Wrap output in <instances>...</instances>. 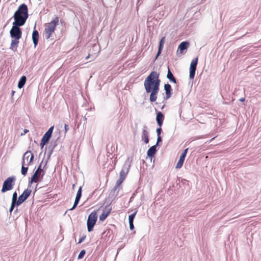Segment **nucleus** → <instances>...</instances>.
Instances as JSON below:
<instances>
[{"label": "nucleus", "mask_w": 261, "mask_h": 261, "mask_svg": "<svg viewBox=\"0 0 261 261\" xmlns=\"http://www.w3.org/2000/svg\"><path fill=\"white\" fill-rule=\"evenodd\" d=\"M159 73L152 71L144 81V88L147 93H150L149 100L154 102L157 99V95L160 90L161 81Z\"/></svg>", "instance_id": "nucleus-1"}, {"label": "nucleus", "mask_w": 261, "mask_h": 261, "mask_svg": "<svg viewBox=\"0 0 261 261\" xmlns=\"http://www.w3.org/2000/svg\"><path fill=\"white\" fill-rule=\"evenodd\" d=\"M29 17L28 8L24 3L21 4L14 13V22L24 24Z\"/></svg>", "instance_id": "nucleus-2"}, {"label": "nucleus", "mask_w": 261, "mask_h": 261, "mask_svg": "<svg viewBox=\"0 0 261 261\" xmlns=\"http://www.w3.org/2000/svg\"><path fill=\"white\" fill-rule=\"evenodd\" d=\"M59 17L55 16V18L49 23H47L44 29V34L46 39L50 38L53 32H54L56 26L58 24Z\"/></svg>", "instance_id": "nucleus-3"}, {"label": "nucleus", "mask_w": 261, "mask_h": 261, "mask_svg": "<svg viewBox=\"0 0 261 261\" xmlns=\"http://www.w3.org/2000/svg\"><path fill=\"white\" fill-rule=\"evenodd\" d=\"M23 25L14 22H13V26L10 31V35L12 39H20L21 38L22 31L20 27Z\"/></svg>", "instance_id": "nucleus-4"}, {"label": "nucleus", "mask_w": 261, "mask_h": 261, "mask_svg": "<svg viewBox=\"0 0 261 261\" xmlns=\"http://www.w3.org/2000/svg\"><path fill=\"white\" fill-rule=\"evenodd\" d=\"M15 180L16 178L14 176L8 177L3 183L1 192L5 193L13 189L15 185Z\"/></svg>", "instance_id": "nucleus-5"}, {"label": "nucleus", "mask_w": 261, "mask_h": 261, "mask_svg": "<svg viewBox=\"0 0 261 261\" xmlns=\"http://www.w3.org/2000/svg\"><path fill=\"white\" fill-rule=\"evenodd\" d=\"M97 219V215L96 212H92L88 216L87 220V229L89 232L93 230Z\"/></svg>", "instance_id": "nucleus-6"}, {"label": "nucleus", "mask_w": 261, "mask_h": 261, "mask_svg": "<svg viewBox=\"0 0 261 261\" xmlns=\"http://www.w3.org/2000/svg\"><path fill=\"white\" fill-rule=\"evenodd\" d=\"M198 57L194 59L190 66V74H189V78L191 80L194 79L195 75V72L196 70V67L198 64Z\"/></svg>", "instance_id": "nucleus-7"}, {"label": "nucleus", "mask_w": 261, "mask_h": 261, "mask_svg": "<svg viewBox=\"0 0 261 261\" xmlns=\"http://www.w3.org/2000/svg\"><path fill=\"white\" fill-rule=\"evenodd\" d=\"M31 192L32 190L31 189H27L24 190L23 193L18 197V203H20V204H21L25 201L30 196Z\"/></svg>", "instance_id": "nucleus-8"}, {"label": "nucleus", "mask_w": 261, "mask_h": 261, "mask_svg": "<svg viewBox=\"0 0 261 261\" xmlns=\"http://www.w3.org/2000/svg\"><path fill=\"white\" fill-rule=\"evenodd\" d=\"M59 137H58L55 141L52 140L50 142L49 145L48 146V147H47V153H48L47 160L50 159V156L53 152L54 149L57 146V145H58L57 141H58V140L59 139Z\"/></svg>", "instance_id": "nucleus-9"}, {"label": "nucleus", "mask_w": 261, "mask_h": 261, "mask_svg": "<svg viewBox=\"0 0 261 261\" xmlns=\"http://www.w3.org/2000/svg\"><path fill=\"white\" fill-rule=\"evenodd\" d=\"M148 127L146 125L143 126L141 139L146 144L149 142V133L147 131Z\"/></svg>", "instance_id": "nucleus-10"}, {"label": "nucleus", "mask_w": 261, "mask_h": 261, "mask_svg": "<svg viewBox=\"0 0 261 261\" xmlns=\"http://www.w3.org/2000/svg\"><path fill=\"white\" fill-rule=\"evenodd\" d=\"M164 90L165 91L166 95L164 96V100H167L170 98L172 96V89L171 86L169 84H166L164 86Z\"/></svg>", "instance_id": "nucleus-11"}, {"label": "nucleus", "mask_w": 261, "mask_h": 261, "mask_svg": "<svg viewBox=\"0 0 261 261\" xmlns=\"http://www.w3.org/2000/svg\"><path fill=\"white\" fill-rule=\"evenodd\" d=\"M132 161L133 159L132 157H128L123 165L121 171L128 173L131 167Z\"/></svg>", "instance_id": "nucleus-12"}, {"label": "nucleus", "mask_w": 261, "mask_h": 261, "mask_svg": "<svg viewBox=\"0 0 261 261\" xmlns=\"http://www.w3.org/2000/svg\"><path fill=\"white\" fill-rule=\"evenodd\" d=\"M155 111L156 114L155 118L156 123L160 127H161L164 120V115L162 112L158 111L156 109H155Z\"/></svg>", "instance_id": "nucleus-13"}, {"label": "nucleus", "mask_w": 261, "mask_h": 261, "mask_svg": "<svg viewBox=\"0 0 261 261\" xmlns=\"http://www.w3.org/2000/svg\"><path fill=\"white\" fill-rule=\"evenodd\" d=\"M36 25H35L34 30L32 33V40L34 47H36L39 41V33L37 30H35Z\"/></svg>", "instance_id": "nucleus-14"}, {"label": "nucleus", "mask_w": 261, "mask_h": 261, "mask_svg": "<svg viewBox=\"0 0 261 261\" xmlns=\"http://www.w3.org/2000/svg\"><path fill=\"white\" fill-rule=\"evenodd\" d=\"M189 42L188 41H183L181 42L178 47V50H179L180 54H184V51L187 50L189 46Z\"/></svg>", "instance_id": "nucleus-15"}, {"label": "nucleus", "mask_w": 261, "mask_h": 261, "mask_svg": "<svg viewBox=\"0 0 261 261\" xmlns=\"http://www.w3.org/2000/svg\"><path fill=\"white\" fill-rule=\"evenodd\" d=\"M43 163V161L40 163V164L38 167L37 170L35 171L34 173L32 176V177L35 179V180H41L40 179V174L41 173V165Z\"/></svg>", "instance_id": "nucleus-16"}, {"label": "nucleus", "mask_w": 261, "mask_h": 261, "mask_svg": "<svg viewBox=\"0 0 261 261\" xmlns=\"http://www.w3.org/2000/svg\"><path fill=\"white\" fill-rule=\"evenodd\" d=\"M156 147L157 144H155L154 145L150 147L147 152V156L150 158L151 159L154 156L155 153L156 152Z\"/></svg>", "instance_id": "nucleus-17"}, {"label": "nucleus", "mask_w": 261, "mask_h": 261, "mask_svg": "<svg viewBox=\"0 0 261 261\" xmlns=\"http://www.w3.org/2000/svg\"><path fill=\"white\" fill-rule=\"evenodd\" d=\"M19 39H12L11 40L10 49L14 51H16L17 50V47L18 45V43L19 42Z\"/></svg>", "instance_id": "nucleus-18"}, {"label": "nucleus", "mask_w": 261, "mask_h": 261, "mask_svg": "<svg viewBox=\"0 0 261 261\" xmlns=\"http://www.w3.org/2000/svg\"><path fill=\"white\" fill-rule=\"evenodd\" d=\"M167 78L169 80L170 82L173 83L174 84L177 83V81L176 78L173 75V73L171 71L169 67H168V72L167 74Z\"/></svg>", "instance_id": "nucleus-19"}, {"label": "nucleus", "mask_w": 261, "mask_h": 261, "mask_svg": "<svg viewBox=\"0 0 261 261\" xmlns=\"http://www.w3.org/2000/svg\"><path fill=\"white\" fill-rule=\"evenodd\" d=\"M26 81H27L26 76L24 75L22 76L18 81V85H17L18 88L19 89L22 88L24 86V85L26 82Z\"/></svg>", "instance_id": "nucleus-20"}, {"label": "nucleus", "mask_w": 261, "mask_h": 261, "mask_svg": "<svg viewBox=\"0 0 261 261\" xmlns=\"http://www.w3.org/2000/svg\"><path fill=\"white\" fill-rule=\"evenodd\" d=\"M21 163H22V167H21V173L22 175H23V176H25L27 174L29 166H27V167H25V166H26L27 164L24 163V160H22Z\"/></svg>", "instance_id": "nucleus-21"}, {"label": "nucleus", "mask_w": 261, "mask_h": 261, "mask_svg": "<svg viewBox=\"0 0 261 261\" xmlns=\"http://www.w3.org/2000/svg\"><path fill=\"white\" fill-rule=\"evenodd\" d=\"M185 158H186V156L180 155L179 160H178V162H177V163L176 165V169H179V168H181V167L183 165L184 162L185 161Z\"/></svg>", "instance_id": "nucleus-22"}, {"label": "nucleus", "mask_w": 261, "mask_h": 261, "mask_svg": "<svg viewBox=\"0 0 261 261\" xmlns=\"http://www.w3.org/2000/svg\"><path fill=\"white\" fill-rule=\"evenodd\" d=\"M111 208H108V210H107V211L106 212H103L99 217L100 221L105 220L107 218V217L109 216V215L111 213Z\"/></svg>", "instance_id": "nucleus-23"}, {"label": "nucleus", "mask_w": 261, "mask_h": 261, "mask_svg": "<svg viewBox=\"0 0 261 261\" xmlns=\"http://www.w3.org/2000/svg\"><path fill=\"white\" fill-rule=\"evenodd\" d=\"M124 180V178H122V177H119V179L116 181L115 187L113 189V191H115L119 188V187L121 185V184L123 182V181Z\"/></svg>", "instance_id": "nucleus-24"}, {"label": "nucleus", "mask_w": 261, "mask_h": 261, "mask_svg": "<svg viewBox=\"0 0 261 261\" xmlns=\"http://www.w3.org/2000/svg\"><path fill=\"white\" fill-rule=\"evenodd\" d=\"M51 137V135L45 133L43 135V137L42 138L41 140H43V141L46 142V143H48Z\"/></svg>", "instance_id": "nucleus-25"}, {"label": "nucleus", "mask_w": 261, "mask_h": 261, "mask_svg": "<svg viewBox=\"0 0 261 261\" xmlns=\"http://www.w3.org/2000/svg\"><path fill=\"white\" fill-rule=\"evenodd\" d=\"M29 153H31V151L30 150H28L24 153L22 157V160H24V163H25V160H27V163L29 162L28 160L30 156V155H29Z\"/></svg>", "instance_id": "nucleus-26"}, {"label": "nucleus", "mask_w": 261, "mask_h": 261, "mask_svg": "<svg viewBox=\"0 0 261 261\" xmlns=\"http://www.w3.org/2000/svg\"><path fill=\"white\" fill-rule=\"evenodd\" d=\"M20 204H21L20 203H18V200H12L11 207H12V208H14V207L16 206H19Z\"/></svg>", "instance_id": "nucleus-27"}, {"label": "nucleus", "mask_w": 261, "mask_h": 261, "mask_svg": "<svg viewBox=\"0 0 261 261\" xmlns=\"http://www.w3.org/2000/svg\"><path fill=\"white\" fill-rule=\"evenodd\" d=\"M82 186H80V188H79V190L76 193L75 198H77L78 199H80L82 197Z\"/></svg>", "instance_id": "nucleus-28"}, {"label": "nucleus", "mask_w": 261, "mask_h": 261, "mask_svg": "<svg viewBox=\"0 0 261 261\" xmlns=\"http://www.w3.org/2000/svg\"><path fill=\"white\" fill-rule=\"evenodd\" d=\"M80 200V199H78L77 198H75L73 205L71 208L69 209V210L70 211L73 210L77 206V204L79 203Z\"/></svg>", "instance_id": "nucleus-29"}, {"label": "nucleus", "mask_w": 261, "mask_h": 261, "mask_svg": "<svg viewBox=\"0 0 261 261\" xmlns=\"http://www.w3.org/2000/svg\"><path fill=\"white\" fill-rule=\"evenodd\" d=\"M137 213V211L136 210L134 213L132 214L129 216L128 217V222H134V219L135 217V216Z\"/></svg>", "instance_id": "nucleus-30"}, {"label": "nucleus", "mask_w": 261, "mask_h": 261, "mask_svg": "<svg viewBox=\"0 0 261 261\" xmlns=\"http://www.w3.org/2000/svg\"><path fill=\"white\" fill-rule=\"evenodd\" d=\"M40 181H41V180H35V179H34L33 178H32L31 177V178H30V179L29 181L28 186L30 187L31 186V185L33 182H39Z\"/></svg>", "instance_id": "nucleus-31"}, {"label": "nucleus", "mask_w": 261, "mask_h": 261, "mask_svg": "<svg viewBox=\"0 0 261 261\" xmlns=\"http://www.w3.org/2000/svg\"><path fill=\"white\" fill-rule=\"evenodd\" d=\"M165 37H163L161 38V39L160 40V42H159V47H160V48H163V45L165 43Z\"/></svg>", "instance_id": "nucleus-32"}, {"label": "nucleus", "mask_w": 261, "mask_h": 261, "mask_svg": "<svg viewBox=\"0 0 261 261\" xmlns=\"http://www.w3.org/2000/svg\"><path fill=\"white\" fill-rule=\"evenodd\" d=\"M86 254V251L85 250H82L80 254H79L78 256H77V259H81L82 258H83V257L84 256V255H85Z\"/></svg>", "instance_id": "nucleus-33"}, {"label": "nucleus", "mask_w": 261, "mask_h": 261, "mask_svg": "<svg viewBox=\"0 0 261 261\" xmlns=\"http://www.w3.org/2000/svg\"><path fill=\"white\" fill-rule=\"evenodd\" d=\"M47 163V160L46 161L43 169H41V173L40 174V179H41V180L43 179V176H44V175H45V171L44 170V169L45 168V166H46Z\"/></svg>", "instance_id": "nucleus-34"}, {"label": "nucleus", "mask_w": 261, "mask_h": 261, "mask_svg": "<svg viewBox=\"0 0 261 261\" xmlns=\"http://www.w3.org/2000/svg\"><path fill=\"white\" fill-rule=\"evenodd\" d=\"M127 174L128 173L124 172L123 171L121 170L120 172L119 177H122V178H124L125 179Z\"/></svg>", "instance_id": "nucleus-35"}, {"label": "nucleus", "mask_w": 261, "mask_h": 261, "mask_svg": "<svg viewBox=\"0 0 261 261\" xmlns=\"http://www.w3.org/2000/svg\"><path fill=\"white\" fill-rule=\"evenodd\" d=\"M31 153V157H30V160L27 163V164H26V166H29L32 163V162L34 160V154L33 153Z\"/></svg>", "instance_id": "nucleus-36"}, {"label": "nucleus", "mask_w": 261, "mask_h": 261, "mask_svg": "<svg viewBox=\"0 0 261 261\" xmlns=\"http://www.w3.org/2000/svg\"><path fill=\"white\" fill-rule=\"evenodd\" d=\"M54 126H51L48 130L46 132V133L50 135H52V134H53V130H54Z\"/></svg>", "instance_id": "nucleus-37"}, {"label": "nucleus", "mask_w": 261, "mask_h": 261, "mask_svg": "<svg viewBox=\"0 0 261 261\" xmlns=\"http://www.w3.org/2000/svg\"><path fill=\"white\" fill-rule=\"evenodd\" d=\"M12 200H18L17 199V194L16 192L13 193L12 195Z\"/></svg>", "instance_id": "nucleus-38"}, {"label": "nucleus", "mask_w": 261, "mask_h": 261, "mask_svg": "<svg viewBox=\"0 0 261 261\" xmlns=\"http://www.w3.org/2000/svg\"><path fill=\"white\" fill-rule=\"evenodd\" d=\"M156 133H157V136H161V134L162 132V129L161 128V127H160L159 128H158L156 130Z\"/></svg>", "instance_id": "nucleus-39"}, {"label": "nucleus", "mask_w": 261, "mask_h": 261, "mask_svg": "<svg viewBox=\"0 0 261 261\" xmlns=\"http://www.w3.org/2000/svg\"><path fill=\"white\" fill-rule=\"evenodd\" d=\"M46 144H47V143H46V142L43 141V140H41L40 143L41 148L42 149L44 145H46Z\"/></svg>", "instance_id": "nucleus-40"}, {"label": "nucleus", "mask_w": 261, "mask_h": 261, "mask_svg": "<svg viewBox=\"0 0 261 261\" xmlns=\"http://www.w3.org/2000/svg\"><path fill=\"white\" fill-rule=\"evenodd\" d=\"M157 141L155 144H157V146L158 145L159 143L162 142V138L161 136H157Z\"/></svg>", "instance_id": "nucleus-41"}, {"label": "nucleus", "mask_w": 261, "mask_h": 261, "mask_svg": "<svg viewBox=\"0 0 261 261\" xmlns=\"http://www.w3.org/2000/svg\"><path fill=\"white\" fill-rule=\"evenodd\" d=\"M162 49L163 48H160V47H159L158 51L155 57V59H157V58L161 55Z\"/></svg>", "instance_id": "nucleus-42"}, {"label": "nucleus", "mask_w": 261, "mask_h": 261, "mask_svg": "<svg viewBox=\"0 0 261 261\" xmlns=\"http://www.w3.org/2000/svg\"><path fill=\"white\" fill-rule=\"evenodd\" d=\"M129 225V228L130 230H133L134 229V222H128Z\"/></svg>", "instance_id": "nucleus-43"}, {"label": "nucleus", "mask_w": 261, "mask_h": 261, "mask_svg": "<svg viewBox=\"0 0 261 261\" xmlns=\"http://www.w3.org/2000/svg\"><path fill=\"white\" fill-rule=\"evenodd\" d=\"M86 236H83L79 241L77 244H80L81 243H82L85 239Z\"/></svg>", "instance_id": "nucleus-44"}, {"label": "nucleus", "mask_w": 261, "mask_h": 261, "mask_svg": "<svg viewBox=\"0 0 261 261\" xmlns=\"http://www.w3.org/2000/svg\"><path fill=\"white\" fill-rule=\"evenodd\" d=\"M188 148H186L185 149L183 152L181 153V155L184 156H186V155H187V152H188Z\"/></svg>", "instance_id": "nucleus-45"}, {"label": "nucleus", "mask_w": 261, "mask_h": 261, "mask_svg": "<svg viewBox=\"0 0 261 261\" xmlns=\"http://www.w3.org/2000/svg\"><path fill=\"white\" fill-rule=\"evenodd\" d=\"M65 133H66L69 129V126L67 124L64 125Z\"/></svg>", "instance_id": "nucleus-46"}, {"label": "nucleus", "mask_w": 261, "mask_h": 261, "mask_svg": "<svg viewBox=\"0 0 261 261\" xmlns=\"http://www.w3.org/2000/svg\"><path fill=\"white\" fill-rule=\"evenodd\" d=\"M181 182H182L183 184H188V181L185 179H182L181 180Z\"/></svg>", "instance_id": "nucleus-47"}, {"label": "nucleus", "mask_w": 261, "mask_h": 261, "mask_svg": "<svg viewBox=\"0 0 261 261\" xmlns=\"http://www.w3.org/2000/svg\"><path fill=\"white\" fill-rule=\"evenodd\" d=\"M29 132V130L28 129H24L23 130V133H21V136H22V135H24V134H27V133H28Z\"/></svg>", "instance_id": "nucleus-48"}, {"label": "nucleus", "mask_w": 261, "mask_h": 261, "mask_svg": "<svg viewBox=\"0 0 261 261\" xmlns=\"http://www.w3.org/2000/svg\"><path fill=\"white\" fill-rule=\"evenodd\" d=\"M13 210H14V208H12V207L10 206V207L9 208V213L11 214L12 212V211H13Z\"/></svg>", "instance_id": "nucleus-49"}, {"label": "nucleus", "mask_w": 261, "mask_h": 261, "mask_svg": "<svg viewBox=\"0 0 261 261\" xmlns=\"http://www.w3.org/2000/svg\"><path fill=\"white\" fill-rule=\"evenodd\" d=\"M239 100L240 101H242V102L244 101H245V98L242 97V98H240Z\"/></svg>", "instance_id": "nucleus-50"}, {"label": "nucleus", "mask_w": 261, "mask_h": 261, "mask_svg": "<svg viewBox=\"0 0 261 261\" xmlns=\"http://www.w3.org/2000/svg\"><path fill=\"white\" fill-rule=\"evenodd\" d=\"M15 93V91H12V95H13Z\"/></svg>", "instance_id": "nucleus-51"}, {"label": "nucleus", "mask_w": 261, "mask_h": 261, "mask_svg": "<svg viewBox=\"0 0 261 261\" xmlns=\"http://www.w3.org/2000/svg\"><path fill=\"white\" fill-rule=\"evenodd\" d=\"M164 107H165V105H164L163 106H162V107L161 108V109H162V110H163V109H164Z\"/></svg>", "instance_id": "nucleus-52"}, {"label": "nucleus", "mask_w": 261, "mask_h": 261, "mask_svg": "<svg viewBox=\"0 0 261 261\" xmlns=\"http://www.w3.org/2000/svg\"><path fill=\"white\" fill-rule=\"evenodd\" d=\"M75 187V185L73 184V186H72V188H74Z\"/></svg>", "instance_id": "nucleus-53"}, {"label": "nucleus", "mask_w": 261, "mask_h": 261, "mask_svg": "<svg viewBox=\"0 0 261 261\" xmlns=\"http://www.w3.org/2000/svg\"><path fill=\"white\" fill-rule=\"evenodd\" d=\"M17 209L15 211V213L17 212Z\"/></svg>", "instance_id": "nucleus-54"}]
</instances>
